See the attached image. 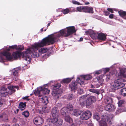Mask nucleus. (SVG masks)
Instances as JSON below:
<instances>
[{
    "label": "nucleus",
    "mask_w": 126,
    "mask_h": 126,
    "mask_svg": "<svg viewBox=\"0 0 126 126\" xmlns=\"http://www.w3.org/2000/svg\"><path fill=\"white\" fill-rule=\"evenodd\" d=\"M76 31L74 26L67 27L66 29L60 30L59 32L49 35L48 37L43 39L41 42L32 45L31 47L28 48L27 51H30L31 53H32L40 47L46 46L47 45L53 44L55 42H58L60 37H68L75 33Z\"/></svg>",
    "instance_id": "1"
},
{
    "label": "nucleus",
    "mask_w": 126,
    "mask_h": 126,
    "mask_svg": "<svg viewBox=\"0 0 126 126\" xmlns=\"http://www.w3.org/2000/svg\"><path fill=\"white\" fill-rule=\"evenodd\" d=\"M28 48L24 53H21L20 52L16 51L14 52L12 55L11 53L7 51H5L2 52V55L5 56L6 60L8 61H11L13 59V57L14 59H16L18 58L22 57L23 59L26 61H28L29 63H30L31 62L30 58L29 56V55L31 54V51H28Z\"/></svg>",
    "instance_id": "2"
},
{
    "label": "nucleus",
    "mask_w": 126,
    "mask_h": 126,
    "mask_svg": "<svg viewBox=\"0 0 126 126\" xmlns=\"http://www.w3.org/2000/svg\"><path fill=\"white\" fill-rule=\"evenodd\" d=\"M88 94L82 95L79 98L80 104L83 106L85 105L87 106H89L96 101V98L95 96H91L88 97L85 100L86 98L89 95Z\"/></svg>",
    "instance_id": "3"
},
{
    "label": "nucleus",
    "mask_w": 126,
    "mask_h": 126,
    "mask_svg": "<svg viewBox=\"0 0 126 126\" xmlns=\"http://www.w3.org/2000/svg\"><path fill=\"white\" fill-rule=\"evenodd\" d=\"M92 76L90 75L80 76V78H78L77 79V82L80 84H83L84 83L85 80H89L91 79Z\"/></svg>",
    "instance_id": "4"
},
{
    "label": "nucleus",
    "mask_w": 126,
    "mask_h": 126,
    "mask_svg": "<svg viewBox=\"0 0 126 126\" xmlns=\"http://www.w3.org/2000/svg\"><path fill=\"white\" fill-rule=\"evenodd\" d=\"M21 67H19L15 68L12 70L11 75L14 80L16 81L18 79V77L19 76V73Z\"/></svg>",
    "instance_id": "5"
},
{
    "label": "nucleus",
    "mask_w": 126,
    "mask_h": 126,
    "mask_svg": "<svg viewBox=\"0 0 126 126\" xmlns=\"http://www.w3.org/2000/svg\"><path fill=\"white\" fill-rule=\"evenodd\" d=\"M58 117H53V118L51 119L50 121L53 124H55L56 126H61L62 124L63 120L61 119H58Z\"/></svg>",
    "instance_id": "6"
},
{
    "label": "nucleus",
    "mask_w": 126,
    "mask_h": 126,
    "mask_svg": "<svg viewBox=\"0 0 126 126\" xmlns=\"http://www.w3.org/2000/svg\"><path fill=\"white\" fill-rule=\"evenodd\" d=\"M92 113L91 112L89 111H86L83 114L80 116V119L83 120H86L91 116Z\"/></svg>",
    "instance_id": "7"
},
{
    "label": "nucleus",
    "mask_w": 126,
    "mask_h": 126,
    "mask_svg": "<svg viewBox=\"0 0 126 126\" xmlns=\"http://www.w3.org/2000/svg\"><path fill=\"white\" fill-rule=\"evenodd\" d=\"M63 92V90L62 89H59L57 91H53L52 93V94L54 99L55 100H57L61 96V94Z\"/></svg>",
    "instance_id": "8"
},
{
    "label": "nucleus",
    "mask_w": 126,
    "mask_h": 126,
    "mask_svg": "<svg viewBox=\"0 0 126 126\" xmlns=\"http://www.w3.org/2000/svg\"><path fill=\"white\" fill-rule=\"evenodd\" d=\"M44 122L43 118L40 117H38L35 118L34 121V124L37 126L42 125Z\"/></svg>",
    "instance_id": "9"
},
{
    "label": "nucleus",
    "mask_w": 126,
    "mask_h": 126,
    "mask_svg": "<svg viewBox=\"0 0 126 126\" xmlns=\"http://www.w3.org/2000/svg\"><path fill=\"white\" fill-rule=\"evenodd\" d=\"M123 80L122 79H120L115 80L114 81L115 83H116L118 89L123 87L125 86V84L123 83Z\"/></svg>",
    "instance_id": "10"
},
{
    "label": "nucleus",
    "mask_w": 126,
    "mask_h": 126,
    "mask_svg": "<svg viewBox=\"0 0 126 126\" xmlns=\"http://www.w3.org/2000/svg\"><path fill=\"white\" fill-rule=\"evenodd\" d=\"M107 35L104 33L101 32L98 34L97 39L102 41H104L106 39Z\"/></svg>",
    "instance_id": "11"
},
{
    "label": "nucleus",
    "mask_w": 126,
    "mask_h": 126,
    "mask_svg": "<svg viewBox=\"0 0 126 126\" xmlns=\"http://www.w3.org/2000/svg\"><path fill=\"white\" fill-rule=\"evenodd\" d=\"M77 82H73L69 85V88L72 91L75 92V90L77 88Z\"/></svg>",
    "instance_id": "12"
},
{
    "label": "nucleus",
    "mask_w": 126,
    "mask_h": 126,
    "mask_svg": "<svg viewBox=\"0 0 126 126\" xmlns=\"http://www.w3.org/2000/svg\"><path fill=\"white\" fill-rule=\"evenodd\" d=\"M59 110L57 107H54L52 109L51 113L52 117L58 116Z\"/></svg>",
    "instance_id": "13"
},
{
    "label": "nucleus",
    "mask_w": 126,
    "mask_h": 126,
    "mask_svg": "<svg viewBox=\"0 0 126 126\" xmlns=\"http://www.w3.org/2000/svg\"><path fill=\"white\" fill-rule=\"evenodd\" d=\"M115 109L114 106L113 105L108 104L105 107V110L109 111H112L114 110Z\"/></svg>",
    "instance_id": "14"
},
{
    "label": "nucleus",
    "mask_w": 126,
    "mask_h": 126,
    "mask_svg": "<svg viewBox=\"0 0 126 126\" xmlns=\"http://www.w3.org/2000/svg\"><path fill=\"white\" fill-rule=\"evenodd\" d=\"M0 118L2 120L5 122H7L8 120L7 115L4 113L0 115Z\"/></svg>",
    "instance_id": "15"
},
{
    "label": "nucleus",
    "mask_w": 126,
    "mask_h": 126,
    "mask_svg": "<svg viewBox=\"0 0 126 126\" xmlns=\"http://www.w3.org/2000/svg\"><path fill=\"white\" fill-rule=\"evenodd\" d=\"M37 112L40 114H43V112L47 113L49 112V110L47 109V108L45 107H43L42 108V110H37Z\"/></svg>",
    "instance_id": "16"
},
{
    "label": "nucleus",
    "mask_w": 126,
    "mask_h": 126,
    "mask_svg": "<svg viewBox=\"0 0 126 126\" xmlns=\"http://www.w3.org/2000/svg\"><path fill=\"white\" fill-rule=\"evenodd\" d=\"M18 87L17 86H9L8 87V89L11 91V93H9V94H11L15 92L16 90L15 89V88H17Z\"/></svg>",
    "instance_id": "17"
},
{
    "label": "nucleus",
    "mask_w": 126,
    "mask_h": 126,
    "mask_svg": "<svg viewBox=\"0 0 126 126\" xmlns=\"http://www.w3.org/2000/svg\"><path fill=\"white\" fill-rule=\"evenodd\" d=\"M100 126H107V125L105 121V119L103 117L101 119L99 122Z\"/></svg>",
    "instance_id": "18"
},
{
    "label": "nucleus",
    "mask_w": 126,
    "mask_h": 126,
    "mask_svg": "<svg viewBox=\"0 0 126 126\" xmlns=\"http://www.w3.org/2000/svg\"><path fill=\"white\" fill-rule=\"evenodd\" d=\"M61 86V85L60 83L56 84L52 86V89L53 90V91H56L58 90L59 88Z\"/></svg>",
    "instance_id": "19"
},
{
    "label": "nucleus",
    "mask_w": 126,
    "mask_h": 126,
    "mask_svg": "<svg viewBox=\"0 0 126 126\" xmlns=\"http://www.w3.org/2000/svg\"><path fill=\"white\" fill-rule=\"evenodd\" d=\"M42 87V93L44 94H48L50 92V90L44 87Z\"/></svg>",
    "instance_id": "20"
},
{
    "label": "nucleus",
    "mask_w": 126,
    "mask_h": 126,
    "mask_svg": "<svg viewBox=\"0 0 126 126\" xmlns=\"http://www.w3.org/2000/svg\"><path fill=\"white\" fill-rule=\"evenodd\" d=\"M118 89L117 85L116 83H114L113 85H111L110 86V91L111 92H114Z\"/></svg>",
    "instance_id": "21"
},
{
    "label": "nucleus",
    "mask_w": 126,
    "mask_h": 126,
    "mask_svg": "<svg viewBox=\"0 0 126 126\" xmlns=\"http://www.w3.org/2000/svg\"><path fill=\"white\" fill-rule=\"evenodd\" d=\"M118 13L121 16L126 19L125 16H126V12L120 10L118 11Z\"/></svg>",
    "instance_id": "22"
},
{
    "label": "nucleus",
    "mask_w": 126,
    "mask_h": 126,
    "mask_svg": "<svg viewBox=\"0 0 126 126\" xmlns=\"http://www.w3.org/2000/svg\"><path fill=\"white\" fill-rule=\"evenodd\" d=\"M66 108H67L66 110L68 112H69L70 111H72L73 110V106L72 104L70 103L67 104Z\"/></svg>",
    "instance_id": "23"
},
{
    "label": "nucleus",
    "mask_w": 126,
    "mask_h": 126,
    "mask_svg": "<svg viewBox=\"0 0 126 126\" xmlns=\"http://www.w3.org/2000/svg\"><path fill=\"white\" fill-rule=\"evenodd\" d=\"M72 79L70 78H66L63 79L61 81V83H69L71 80Z\"/></svg>",
    "instance_id": "24"
},
{
    "label": "nucleus",
    "mask_w": 126,
    "mask_h": 126,
    "mask_svg": "<svg viewBox=\"0 0 126 126\" xmlns=\"http://www.w3.org/2000/svg\"><path fill=\"white\" fill-rule=\"evenodd\" d=\"M65 121L69 123H71L73 122L72 119L69 116H66L65 117Z\"/></svg>",
    "instance_id": "25"
},
{
    "label": "nucleus",
    "mask_w": 126,
    "mask_h": 126,
    "mask_svg": "<svg viewBox=\"0 0 126 126\" xmlns=\"http://www.w3.org/2000/svg\"><path fill=\"white\" fill-rule=\"evenodd\" d=\"M67 108L66 107H63L61 110V111L62 114L64 115L66 114L67 112H68L66 110Z\"/></svg>",
    "instance_id": "26"
},
{
    "label": "nucleus",
    "mask_w": 126,
    "mask_h": 126,
    "mask_svg": "<svg viewBox=\"0 0 126 126\" xmlns=\"http://www.w3.org/2000/svg\"><path fill=\"white\" fill-rule=\"evenodd\" d=\"M42 102L43 103H45L46 104L48 103V101L47 97L45 96H43L42 98Z\"/></svg>",
    "instance_id": "27"
},
{
    "label": "nucleus",
    "mask_w": 126,
    "mask_h": 126,
    "mask_svg": "<svg viewBox=\"0 0 126 126\" xmlns=\"http://www.w3.org/2000/svg\"><path fill=\"white\" fill-rule=\"evenodd\" d=\"M42 87H39L37 88V89H35L34 91V93L35 94V93L40 95V93L42 92Z\"/></svg>",
    "instance_id": "28"
},
{
    "label": "nucleus",
    "mask_w": 126,
    "mask_h": 126,
    "mask_svg": "<svg viewBox=\"0 0 126 126\" xmlns=\"http://www.w3.org/2000/svg\"><path fill=\"white\" fill-rule=\"evenodd\" d=\"M38 51L40 53H44L47 52L48 51V49L47 48H43L39 50Z\"/></svg>",
    "instance_id": "29"
},
{
    "label": "nucleus",
    "mask_w": 126,
    "mask_h": 126,
    "mask_svg": "<svg viewBox=\"0 0 126 126\" xmlns=\"http://www.w3.org/2000/svg\"><path fill=\"white\" fill-rule=\"evenodd\" d=\"M121 94L124 96H126V88H125L121 89Z\"/></svg>",
    "instance_id": "30"
},
{
    "label": "nucleus",
    "mask_w": 126,
    "mask_h": 126,
    "mask_svg": "<svg viewBox=\"0 0 126 126\" xmlns=\"http://www.w3.org/2000/svg\"><path fill=\"white\" fill-rule=\"evenodd\" d=\"M73 114L74 115L78 116L80 115V113L78 110L74 109L73 111Z\"/></svg>",
    "instance_id": "31"
},
{
    "label": "nucleus",
    "mask_w": 126,
    "mask_h": 126,
    "mask_svg": "<svg viewBox=\"0 0 126 126\" xmlns=\"http://www.w3.org/2000/svg\"><path fill=\"white\" fill-rule=\"evenodd\" d=\"M87 13H93V9L92 7H91L89 6L87 7Z\"/></svg>",
    "instance_id": "32"
},
{
    "label": "nucleus",
    "mask_w": 126,
    "mask_h": 126,
    "mask_svg": "<svg viewBox=\"0 0 126 126\" xmlns=\"http://www.w3.org/2000/svg\"><path fill=\"white\" fill-rule=\"evenodd\" d=\"M1 96L4 97H6V96L8 95L9 94V93L7 92H4L2 91L1 92Z\"/></svg>",
    "instance_id": "33"
},
{
    "label": "nucleus",
    "mask_w": 126,
    "mask_h": 126,
    "mask_svg": "<svg viewBox=\"0 0 126 126\" xmlns=\"http://www.w3.org/2000/svg\"><path fill=\"white\" fill-rule=\"evenodd\" d=\"M70 10L68 8H66L65 9H63L62 10L61 12L64 14H66L69 12Z\"/></svg>",
    "instance_id": "34"
},
{
    "label": "nucleus",
    "mask_w": 126,
    "mask_h": 126,
    "mask_svg": "<svg viewBox=\"0 0 126 126\" xmlns=\"http://www.w3.org/2000/svg\"><path fill=\"white\" fill-rule=\"evenodd\" d=\"M89 91L90 92L94 93L97 94L98 95L99 94H100L98 91L97 90L94 89H89Z\"/></svg>",
    "instance_id": "35"
},
{
    "label": "nucleus",
    "mask_w": 126,
    "mask_h": 126,
    "mask_svg": "<svg viewBox=\"0 0 126 126\" xmlns=\"http://www.w3.org/2000/svg\"><path fill=\"white\" fill-rule=\"evenodd\" d=\"M96 34L93 33H92L90 34V37L93 39H95L97 38Z\"/></svg>",
    "instance_id": "36"
},
{
    "label": "nucleus",
    "mask_w": 126,
    "mask_h": 126,
    "mask_svg": "<svg viewBox=\"0 0 126 126\" xmlns=\"http://www.w3.org/2000/svg\"><path fill=\"white\" fill-rule=\"evenodd\" d=\"M26 102L23 103L22 102H20L19 104V106L18 108L22 107H25L26 106Z\"/></svg>",
    "instance_id": "37"
},
{
    "label": "nucleus",
    "mask_w": 126,
    "mask_h": 126,
    "mask_svg": "<svg viewBox=\"0 0 126 126\" xmlns=\"http://www.w3.org/2000/svg\"><path fill=\"white\" fill-rule=\"evenodd\" d=\"M22 114L25 117H27L29 116V113L28 111H26L22 112Z\"/></svg>",
    "instance_id": "38"
},
{
    "label": "nucleus",
    "mask_w": 126,
    "mask_h": 126,
    "mask_svg": "<svg viewBox=\"0 0 126 126\" xmlns=\"http://www.w3.org/2000/svg\"><path fill=\"white\" fill-rule=\"evenodd\" d=\"M39 56V53L37 52H34L32 53V57L33 58L37 57H38Z\"/></svg>",
    "instance_id": "39"
},
{
    "label": "nucleus",
    "mask_w": 126,
    "mask_h": 126,
    "mask_svg": "<svg viewBox=\"0 0 126 126\" xmlns=\"http://www.w3.org/2000/svg\"><path fill=\"white\" fill-rule=\"evenodd\" d=\"M94 118L96 119L98 122L100 121V117L98 115H97L96 114H94Z\"/></svg>",
    "instance_id": "40"
},
{
    "label": "nucleus",
    "mask_w": 126,
    "mask_h": 126,
    "mask_svg": "<svg viewBox=\"0 0 126 126\" xmlns=\"http://www.w3.org/2000/svg\"><path fill=\"white\" fill-rule=\"evenodd\" d=\"M74 97L73 94H69L68 95L67 98L70 100H72L74 98Z\"/></svg>",
    "instance_id": "41"
},
{
    "label": "nucleus",
    "mask_w": 126,
    "mask_h": 126,
    "mask_svg": "<svg viewBox=\"0 0 126 126\" xmlns=\"http://www.w3.org/2000/svg\"><path fill=\"white\" fill-rule=\"evenodd\" d=\"M83 6H80L78 7L77 8V10L79 12L82 11Z\"/></svg>",
    "instance_id": "42"
},
{
    "label": "nucleus",
    "mask_w": 126,
    "mask_h": 126,
    "mask_svg": "<svg viewBox=\"0 0 126 126\" xmlns=\"http://www.w3.org/2000/svg\"><path fill=\"white\" fill-rule=\"evenodd\" d=\"M108 103L109 104L111 103L112 102V100L111 98H108L106 99Z\"/></svg>",
    "instance_id": "43"
},
{
    "label": "nucleus",
    "mask_w": 126,
    "mask_h": 126,
    "mask_svg": "<svg viewBox=\"0 0 126 126\" xmlns=\"http://www.w3.org/2000/svg\"><path fill=\"white\" fill-rule=\"evenodd\" d=\"M24 49V47H23L20 46V47H17L16 48V50H18L20 51H22Z\"/></svg>",
    "instance_id": "44"
},
{
    "label": "nucleus",
    "mask_w": 126,
    "mask_h": 126,
    "mask_svg": "<svg viewBox=\"0 0 126 126\" xmlns=\"http://www.w3.org/2000/svg\"><path fill=\"white\" fill-rule=\"evenodd\" d=\"M124 103L123 101L121 100L119 101L118 103V106L119 107H121L122 106V105Z\"/></svg>",
    "instance_id": "45"
},
{
    "label": "nucleus",
    "mask_w": 126,
    "mask_h": 126,
    "mask_svg": "<svg viewBox=\"0 0 126 126\" xmlns=\"http://www.w3.org/2000/svg\"><path fill=\"white\" fill-rule=\"evenodd\" d=\"M78 93L80 94H82L83 93V89L80 88L78 89Z\"/></svg>",
    "instance_id": "46"
},
{
    "label": "nucleus",
    "mask_w": 126,
    "mask_h": 126,
    "mask_svg": "<svg viewBox=\"0 0 126 126\" xmlns=\"http://www.w3.org/2000/svg\"><path fill=\"white\" fill-rule=\"evenodd\" d=\"M4 101V99H2L1 98H0V107L2 106L3 104Z\"/></svg>",
    "instance_id": "47"
},
{
    "label": "nucleus",
    "mask_w": 126,
    "mask_h": 126,
    "mask_svg": "<svg viewBox=\"0 0 126 126\" xmlns=\"http://www.w3.org/2000/svg\"><path fill=\"white\" fill-rule=\"evenodd\" d=\"M17 47V45H14L12 46H10L9 47L10 48L12 49H16V48Z\"/></svg>",
    "instance_id": "48"
},
{
    "label": "nucleus",
    "mask_w": 126,
    "mask_h": 126,
    "mask_svg": "<svg viewBox=\"0 0 126 126\" xmlns=\"http://www.w3.org/2000/svg\"><path fill=\"white\" fill-rule=\"evenodd\" d=\"M87 6H83V9L82 10V12L87 13Z\"/></svg>",
    "instance_id": "49"
},
{
    "label": "nucleus",
    "mask_w": 126,
    "mask_h": 126,
    "mask_svg": "<svg viewBox=\"0 0 126 126\" xmlns=\"http://www.w3.org/2000/svg\"><path fill=\"white\" fill-rule=\"evenodd\" d=\"M72 3L73 4H77L78 5H80V3L77 1L75 0H73L72 1Z\"/></svg>",
    "instance_id": "50"
},
{
    "label": "nucleus",
    "mask_w": 126,
    "mask_h": 126,
    "mask_svg": "<svg viewBox=\"0 0 126 126\" xmlns=\"http://www.w3.org/2000/svg\"><path fill=\"white\" fill-rule=\"evenodd\" d=\"M107 122L109 124H112L111 121L110 120V118L109 117H107Z\"/></svg>",
    "instance_id": "51"
},
{
    "label": "nucleus",
    "mask_w": 126,
    "mask_h": 126,
    "mask_svg": "<svg viewBox=\"0 0 126 126\" xmlns=\"http://www.w3.org/2000/svg\"><path fill=\"white\" fill-rule=\"evenodd\" d=\"M120 74L121 76H123L125 73V71L123 70H120Z\"/></svg>",
    "instance_id": "52"
},
{
    "label": "nucleus",
    "mask_w": 126,
    "mask_h": 126,
    "mask_svg": "<svg viewBox=\"0 0 126 126\" xmlns=\"http://www.w3.org/2000/svg\"><path fill=\"white\" fill-rule=\"evenodd\" d=\"M108 11L109 12L112 13H113L114 11L111 8H108L107 9Z\"/></svg>",
    "instance_id": "53"
},
{
    "label": "nucleus",
    "mask_w": 126,
    "mask_h": 126,
    "mask_svg": "<svg viewBox=\"0 0 126 126\" xmlns=\"http://www.w3.org/2000/svg\"><path fill=\"white\" fill-rule=\"evenodd\" d=\"M29 97V96H26L25 97H24L22 98V99H23L26 100L27 101H29L30 100V99L28 98Z\"/></svg>",
    "instance_id": "54"
},
{
    "label": "nucleus",
    "mask_w": 126,
    "mask_h": 126,
    "mask_svg": "<svg viewBox=\"0 0 126 126\" xmlns=\"http://www.w3.org/2000/svg\"><path fill=\"white\" fill-rule=\"evenodd\" d=\"M98 80L99 82H100V80H101L102 81H103V79H101L100 77L99 76L97 77L96 78Z\"/></svg>",
    "instance_id": "55"
},
{
    "label": "nucleus",
    "mask_w": 126,
    "mask_h": 126,
    "mask_svg": "<svg viewBox=\"0 0 126 126\" xmlns=\"http://www.w3.org/2000/svg\"><path fill=\"white\" fill-rule=\"evenodd\" d=\"M101 71L100 70H99L95 72V73L96 74L99 75L101 73Z\"/></svg>",
    "instance_id": "56"
},
{
    "label": "nucleus",
    "mask_w": 126,
    "mask_h": 126,
    "mask_svg": "<svg viewBox=\"0 0 126 126\" xmlns=\"http://www.w3.org/2000/svg\"><path fill=\"white\" fill-rule=\"evenodd\" d=\"M57 106L58 107L61 108L62 106V104L60 103H58L57 104Z\"/></svg>",
    "instance_id": "57"
},
{
    "label": "nucleus",
    "mask_w": 126,
    "mask_h": 126,
    "mask_svg": "<svg viewBox=\"0 0 126 126\" xmlns=\"http://www.w3.org/2000/svg\"><path fill=\"white\" fill-rule=\"evenodd\" d=\"M110 70V69L109 68H105L104 70V71L106 72H108Z\"/></svg>",
    "instance_id": "58"
},
{
    "label": "nucleus",
    "mask_w": 126,
    "mask_h": 126,
    "mask_svg": "<svg viewBox=\"0 0 126 126\" xmlns=\"http://www.w3.org/2000/svg\"><path fill=\"white\" fill-rule=\"evenodd\" d=\"M114 15L113 14H110L109 16V17L111 19H112L114 17Z\"/></svg>",
    "instance_id": "59"
},
{
    "label": "nucleus",
    "mask_w": 126,
    "mask_h": 126,
    "mask_svg": "<svg viewBox=\"0 0 126 126\" xmlns=\"http://www.w3.org/2000/svg\"><path fill=\"white\" fill-rule=\"evenodd\" d=\"M4 61V59L3 58L2 56H0V62H2Z\"/></svg>",
    "instance_id": "60"
},
{
    "label": "nucleus",
    "mask_w": 126,
    "mask_h": 126,
    "mask_svg": "<svg viewBox=\"0 0 126 126\" xmlns=\"http://www.w3.org/2000/svg\"><path fill=\"white\" fill-rule=\"evenodd\" d=\"M7 90V89L6 88H5L4 87H3L1 89V91H3V92H4V91H6Z\"/></svg>",
    "instance_id": "61"
},
{
    "label": "nucleus",
    "mask_w": 126,
    "mask_h": 126,
    "mask_svg": "<svg viewBox=\"0 0 126 126\" xmlns=\"http://www.w3.org/2000/svg\"><path fill=\"white\" fill-rule=\"evenodd\" d=\"M105 15L107 16H108L110 14L109 12L108 11H105Z\"/></svg>",
    "instance_id": "62"
},
{
    "label": "nucleus",
    "mask_w": 126,
    "mask_h": 126,
    "mask_svg": "<svg viewBox=\"0 0 126 126\" xmlns=\"http://www.w3.org/2000/svg\"><path fill=\"white\" fill-rule=\"evenodd\" d=\"M19 109L21 110H23L25 109V107H21V108H19Z\"/></svg>",
    "instance_id": "63"
},
{
    "label": "nucleus",
    "mask_w": 126,
    "mask_h": 126,
    "mask_svg": "<svg viewBox=\"0 0 126 126\" xmlns=\"http://www.w3.org/2000/svg\"><path fill=\"white\" fill-rule=\"evenodd\" d=\"M2 126H10V125L8 124H5L2 125Z\"/></svg>",
    "instance_id": "64"
}]
</instances>
